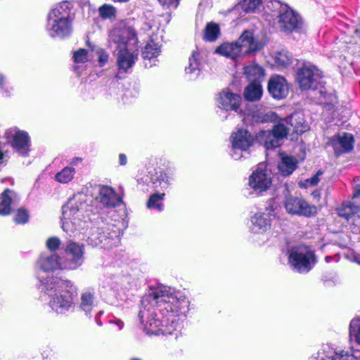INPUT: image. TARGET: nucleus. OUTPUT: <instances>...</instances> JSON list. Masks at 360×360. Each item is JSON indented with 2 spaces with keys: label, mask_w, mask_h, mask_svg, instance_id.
Segmentation results:
<instances>
[{
  "label": "nucleus",
  "mask_w": 360,
  "mask_h": 360,
  "mask_svg": "<svg viewBox=\"0 0 360 360\" xmlns=\"http://www.w3.org/2000/svg\"><path fill=\"white\" fill-rule=\"evenodd\" d=\"M330 259H331V258H330V257H326V262H328Z\"/></svg>",
  "instance_id": "obj_59"
},
{
  "label": "nucleus",
  "mask_w": 360,
  "mask_h": 360,
  "mask_svg": "<svg viewBox=\"0 0 360 360\" xmlns=\"http://www.w3.org/2000/svg\"><path fill=\"white\" fill-rule=\"evenodd\" d=\"M71 4L68 1L56 5L47 17L46 30L51 37L65 38L72 31Z\"/></svg>",
  "instance_id": "obj_5"
},
{
  "label": "nucleus",
  "mask_w": 360,
  "mask_h": 360,
  "mask_svg": "<svg viewBox=\"0 0 360 360\" xmlns=\"http://www.w3.org/2000/svg\"><path fill=\"white\" fill-rule=\"evenodd\" d=\"M262 0H238L235 6V10H242L244 13H254L260 5Z\"/></svg>",
  "instance_id": "obj_32"
},
{
  "label": "nucleus",
  "mask_w": 360,
  "mask_h": 360,
  "mask_svg": "<svg viewBox=\"0 0 360 360\" xmlns=\"http://www.w3.org/2000/svg\"><path fill=\"white\" fill-rule=\"evenodd\" d=\"M115 2H121V3H125L129 1V0H112Z\"/></svg>",
  "instance_id": "obj_56"
},
{
  "label": "nucleus",
  "mask_w": 360,
  "mask_h": 360,
  "mask_svg": "<svg viewBox=\"0 0 360 360\" xmlns=\"http://www.w3.org/2000/svg\"><path fill=\"white\" fill-rule=\"evenodd\" d=\"M75 174L74 167L67 166L56 174L55 180L60 184H68L73 180Z\"/></svg>",
  "instance_id": "obj_34"
},
{
  "label": "nucleus",
  "mask_w": 360,
  "mask_h": 360,
  "mask_svg": "<svg viewBox=\"0 0 360 360\" xmlns=\"http://www.w3.org/2000/svg\"><path fill=\"white\" fill-rule=\"evenodd\" d=\"M119 162L120 165H125L127 164V160L124 154H120Z\"/></svg>",
  "instance_id": "obj_51"
},
{
  "label": "nucleus",
  "mask_w": 360,
  "mask_h": 360,
  "mask_svg": "<svg viewBox=\"0 0 360 360\" xmlns=\"http://www.w3.org/2000/svg\"><path fill=\"white\" fill-rule=\"evenodd\" d=\"M290 86L287 80L282 76L273 75L268 82L269 93L275 99H282L285 98L289 92Z\"/></svg>",
  "instance_id": "obj_20"
},
{
  "label": "nucleus",
  "mask_w": 360,
  "mask_h": 360,
  "mask_svg": "<svg viewBox=\"0 0 360 360\" xmlns=\"http://www.w3.org/2000/svg\"><path fill=\"white\" fill-rule=\"evenodd\" d=\"M253 138L252 135L245 129H238L234 132L231 136V143L233 148V153L231 156L235 160L240 158V155L237 153V150H246L252 144Z\"/></svg>",
  "instance_id": "obj_17"
},
{
  "label": "nucleus",
  "mask_w": 360,
  "mask_h": 360,
  "mask_svg": "<svg viewBox=\"0 0 360 360\" xmlns=\"http://www.w3.org/2000/svg\"><path fill=\"white\" fill-rule=\"evenodd\" d=\"M4 137L11 143L13 150L22 156L30 152V138L28 133L17 127H11L6 130Z\"/></svg>",
  "instance_id": "obj_9"
},
{
  "label": "nucleus",
  "mask_w": 360,
  "mask_h": 360,
  "mask_svg": "<svg viewBox=\"0 0 360 360\" xmlns=\"http://www.w3.org/2000/svg\"><path fill=\"white\" fill-rule=\"evenodd\" d=\"M272 118L271 113L257 110L252 113V119L254 122H266Z\"/></svg>",
  "instance_id": "obj_39"
},
{
  "label": "nucleus",
  "mask_w": 360,
  "mask_h": 360,
  "mask_svg": "<svg viewBox=\"0 0 360 360\" xmlns=\"http://www.w3.org/2000/svg\"><path fill=\"white\" fill-rule=\"evenodd\" d=\"M354 32L355 34L360 38V25L356 27Z\"/></svg>",
  "instance_id": "obj_54"
},
{
  "label": "nucleus",
  "mask_w": 360,
  "mask_h": 360,
  "mask_svg": "<svg viewBox=\"0 0 360 360\" xmlns=\"http://www.w3.org/2000/svg\"><path fill=\"white\" fill-rule=\"evenodd\" d=\"M272 184L271 175L265 169V165L260 163L249 177V186L257 193H262L270 188Z\"/></svg>",
  "instance_id": "obj_12"
},
{
  "label": "nucleus",
  "mask_w": 360,
  "mask_h": 360,
  "mask_svg": "<svg viewBox=\"0 0 360 360\" xmlns=\"http://www.w3.org/2000/svg\"><path fill=\"white\" fill-rule=\"evenodd\" d=\"M297 167V160L295 158L289 155H282L278 168L283 176L290 175Z\"/></svg>",
  "instance_id": "obj_28"
},
{
  "label": "nucleus",
  "mask_w": 360,
  "mask_h": 360,
  "mask_svg": "<svg viewBox=\"0 0 360 360\" xmlns=\"http://www.w3.org/2000/svg\"><path fill=\"white\" fill-rule=\"evenodd\" d=\"M200 53L198 51H193L185 67V73L189 79L193 80L200 75Z\"/></svg>",
  "instance_id": "obj_25"
},
{
  "label": "nucleus",
  "mask_w": 360,
  "mask_h": 360,
  "mask_svg": "<svg viewBox=\"0 0 360 360\" xmlns=\"http://www.w3.org/2000/svg\"><path fill=\"white\" fill-rule=\"evenodd\" d=\"M273 58L275 65L279 68H286L292 63V56L286 50L276 51Z\"/></svg>",
  "instance_id": "obj_33"
},
{
  "label": "nucleus",
  "mask_w": 360,
  "mask_h": 360,
  "mask_svg": "<svg viewBox=\"0 0 360 360\" xmlns=\"http://www.w3.org/2000/svg\"><path fill=\"white\" fill-rule=\"evenodd\" d=\"M109 56L104 51H100L98 62L101 66L104 65L108 60Z\"/></svg>",
  "instance_id": "obj_47"
},
{
  "label": "nucleus",
  "mask_w": 360,
  "mask_h": 360,
  "mask_svg": "<svg viewBox=\"0 0 360 360\" xmlns=\"http://www.w3.org/2000/svg\"><path fill=\"white\" fill-rule=\"evenodd\" d=\"M165 195V194L164 193H154L150 195L147 202L148 208L162 211L163 208L162 202L164 200Z\"/></svg>",
  "instance_id": "obj_36"
},
{
  "label": "nucleus",
  "mask_w": 360,
  "mask_h": 360,
  "mask_svg": "<svg viewBox=\"0 0 360 360\" xmlns=\"http://www.w3.org/2000/svg\"><path fill=\"white\" fill-rule=\"evenodd\" d=\"M311 360H357V357L348 352H337L329 345H323Z\"/></svg>",
  "instance_id": "obj_21"
},
{
  "label": "nucleus",
  "mask_w": 360,
  "mask_h": 360,
  "mask_svg": "<svg viewBox=\"0 0 360 360\" xmlns=\"http://www.w3.org/2000/svg\"><path fill=\"white\" fill-rule=\"evenodd\" d=\"M74 61L76 63H84L87 61V51L84 49H79L74 53Z\"/></svg>",
  "instance_id": "obj_44"
},
{
  "label": "nucleus",
  "mask_w": 360,
  "mask_h": 360,
  "mask_svg": "<svg viewBox=\"0 0 360 360\" xmlns=\"http://www.w3.org/2000/svg\"><path fill=\"white\" fill-rule=\"evenodd\" d=\"M359 210V207L349 204L347 205L343 210H340L339 215L349 219L352 214L357 213Z\"/></svg>",
  "instance_id": "obj_43"
},
{
  "label": "nucleus",
  "mask_w": 360,
  "mask_h": 360,
  "mask_svg": "<svg viewBox=\"0 0 360 360\" xmlns=\"http://www.w3.org/2000/svg\"><path fill=\"white\" fill-rule=\"evenodd\" d=\"M350 335L360 345V319H354L350 323Z\"/></svg>",
  "instance_id": "obj_38"
},
{
  "label": "nucleus",
  "mask_w": 360,
  "mask_h": 360,
  "mask_svg": "<svg viewBox=\"0 0 360 360\" xmlns=\"http://www.w3.org/2000/svg\"><path fill=\"white\" fill-rule=\"evenodd\" d=\"M323 174L321 170H319L315 175L312 177L307 179L304 182L300 183V186L303 188H307L308 186H316L320 181V176Z\"/></svg>",
  "instance_id": "obj_42"
},
{
  "label": "nucleus",
  "mask_w": 360,
  "mask_h": 360,
  "mask_svg": "<svg viewBox=\"0 0 360 360\" xmlns=\"http://www.w3.org/2000/svg\"><path fill=\"white\" fill-rule=\"evenodd\" d=\"M321 77L322 72L316 67L305 65L298 70L297 79L302 89L317 91L320 94L319 98L320 102L323 103H326L328 101L332 102L335 97L326 93L321 81Z\"/></svg>",
  "instance_id": "obj_6"
},
{
  "label": "nucleus",
  "mask_w": 360,
  "mask_h": 360,
  "mask_svg": "<svg viewBox=\"0 0 360 360\" xmlns=\"http://www.w3.org/2000/svg\"><path fill=\"white\" fill-rule=\"evenodd\" d=\"M300 126H295V131L297 134H302L307 129V125H303L302 122H300Z\"/></svg>",
  "instance_id": "obj_50"
},
{
  "label": "nucleus",
  "mask_w": 360,
  "mask_h": 360,
  "mask_svg": "<svg viewBox=\"0 0 360 360\" xmlns=\"http://www.w3.org/2000/svg\"><path fill=\"white\" fill-rule=\"evenodd\" d=\"M102 313H103L102 311H100V312L97 314V316H96V321L97 324H98V325H99V326H101V325H102V323H101V322L100 321V320H99V316H100V314H101Z\"/></svg>",
  "instance_id": "obj_55"
},
{
  "label": "nucleus",
  "mask_w": 360,
  "mask_h": 360,
  "mask_svg": "<svg viewBox=\"0 0 360 360\" xmlns=\"http://www.w3.org/2000/svg\"><path fill=\"white\" fill-rule=\"evenodd\" d=\"M220 34V29L217 24L214 22L207 23L205 30L204 38L206 41H215Z\"/></svg>",
  "instance_id": "obj_37"
},
{
  "label": "nucleus",
  "mask_w": 360,
  "mask_h": 360,
  "mask_svg": "<svg viewBox=\"0 0 360 360\" xmlns=\"http://www.w3.org/2000/svg\"><path fill=\"white\" fill-rule=\"evenodd\" d=\"M354 198H360V184L356 185L355 187Z\"/></svg>",
  "instance_id": "obj_52"
},
{
  "label": "nucleus",
  "mask_w": 360,
  "mask_h": 360,
  "mask_svg": "<svg viewBox=\"0 0 360 360\" xmlns=\"http://www.w3.org/2000/svg\"><path fill=\"white\" fill-rule=\"evenodd\" d=\"M43 290L49 297V306L57 314H65L74 307L77 288L68 279L58 276L40 280Z\"/></svg>",
  "instance_id": "obj_3"
},
{
  "label": "nucleus",
  "mask_w": 360,
  "mask_h": 360,
  "mask_svg": "<svg viewBox=\"0 0 360 360\" xmlns=\"http://www.w3.org/2000/svg\"><path fill=\"white\" fill-rule=\"evenodd\" d=\"M110 37L120 49L117 54L118 67L120 70L127 71L134 65L138 58L136 33L132 28L127 27L122 30H113Z\"/></svg>",
  "instance_id": "obj_4"
},
{
  "label": "nucleus",
  "mask_w": 360,
  "mask_h": 360,
  "mask_svg": "<svg viewBox=\"0 0 360 360\" xmlns=\"http://www.w3.org/2000/svg\"><path fill=\"white\" fill-rule=\"evenodd\" d=\"M290 128L283 121L275 124L271 130L261 131L257 139L262 142L267 149L279 146L280 141L286 138Z\"/></svg>",
  "instance_id": "obj_10"
},
{
  "label": "nucleus",
  "mask_w": 360,
  "mask_h": 360,
  "mask_svg": "<svg viewBox=\"0 0 360 360\" xmlns=\"http://www.w3.org/2000/svg\"><path fill=\"white\" fill-rule=\"evenodd\" d=\"M316 263L314 252L308 246L298 245L288 252V264L300 274L309 272Z\"/></svg>",
  "instance_id": "obj_7"
},
{
  "label": "nucleus",
  "mask_w": 360,
  "mask_h": 360,
  "mask_svg": "<svg viewBox=\"0 0 360 360\" xmlns=\"http://www.w3.org/2000/svg\"><path fill=\"white\" fill-rule=\"evenodd\" d=\"M87 240L92 246L110 249L120 244V231L114 225L93 228Z\"/></svg>",
  "instance_id": "obj_8"
},
{
  "label": "nucleus",
  "mask_w": 360,
  "mask_h": 360,
  "mask_svg": "<svg viewBox=\"0 0 360 360\" xmlns=\"http://www.w3.org/2000/svg\"><path fill=\"white\" fill-rule=\"evenodd\" d=\"M263 94L261 82L250 83L244 91V97L249 101H259Z\"/></svg>",
  "instance_id": "obj_29"
},
{
  "label": "nucleus",
  "mask_w": 360,
  "mask_h": 360,
  "mask_svg": "<svg viewBox=\"0 0 360 360\" xmlns=\"http://www.w3.org/2000/svg\"><path fill=\"white\" fill-rule=\"evenodd\" d=\"M274 215L270 212H258L251 218L250 229L255 233H263L268 231L271 226V221Z\"/></svg>",
  "instance_id": "obj_22"
},
{
  "label": "nucleus",
  "mask_w": 360,
  "mask_h": 360,
  "mask_svg": "<svg viewBox=\"0 0 360 360\" xmlns=\"http://www.w3.org/2000/svg\"><path fill=\"white\" fill-rule=\"evenodd\" d=\"M160 53V46L158 43L151 41L148 43L142 52L144 59H153L156 58Z\"/></svg>",
  "instance_id": "obj_35"
},
{
  "label": "nucleus",
  "mask_w": 360,
  "mask_h": 360,
  "mask_svg": "<svg viewBox=\"0 0 360 360\" xmlns=\"http://www.w3.org/2000/svg\"><path fill=\"white\" fill-rule=\"evenodd\" d=\"M29 214L28 212L24 209L20 208L17 210L14 216V221L16 224H23L28 221Z\"/></svg>",
  "instance_id": "obj_41"
},
{
  "label": "nucleus",
  "mask_w": 360,
  "mask_h": 360,
  "mask_svg": "<svg viewBox=\"0 0 360 360\" xmlns=\"http://www.w3.org/2000/svg\"><path fill=\"white\" fill-rule=\"evenodd\" d=\"M180 0H159L160 3L162 6H167V7L176 8L179 5Z\"/></svg>",
  "instance_id": "obj_46"
},
{
  "label": "nucleus",
  "mask_w": 360,
  "mask_h": 360,
  "mask_svg": "<svg viewBox=\"0 0 360 360\" xmlns=\"http://www.w3.org/2000/svg\"><path fill=\"white\" fill-rule=\"evenodd\" d=\"M301 120L300 116L297 114H295L290 117L291 126H292L294 124L292 122L293 120Z\"/></svg>",
  "instance_id": "obj_53"
},
{
  "label": "nucleus",
  "mask_w": 360,
  "mask_h": 360,
  "mask_svg": "<svg viewBox=\"0 0 360 360\" xmlns=\"http://www.w3.org/2000/svg\"><path fill=\"white\" fill-rule=\"evenodd\" d=\"M19 201L16 193L8 188L0 195V214L8 215L11 213V206Z\"/></svg>",
  "instance_id": "obj_24"
},
{
  "label": "nucleus",
  "mask_w": 360,
  "mask_h": 360,
  "mask_svg": "<svg viewBox=\"0 0 360 360\" xmlns=\"http://www.w3.org/2000/svg\"><path fill=\"white\" fill-rule=\"evenodd\" d=\"M89 199L84 192H78L61 207V228L68 235H75L87 226L91 212Z\"/></svg>",
  "instance_id": "obj_2"
},
{
  "label": "nucleus",
  "mask_w": 360,
  "mask_h": 360,
  "mask_svg": "<svg viewBox=\"0 0 360 360\" xmlns=\"http://www.w3.org/2000/svg\"><path fill=\"white\" fill-rule=\"evenodd\" d=\"M247 79L250 82H262L264 80V70L255 63H250L244 67V72Z\"/></svg>",
  "instance_id": "obj_27"
},
{
  "label": "nucleus",
  "mask_w": 360,
  "mask_h": 360,
  "mask_svg": "<svg viewBox=\"0 0 360 360\" xmlns=\"http://www.w3.org/2000/svg\"><path fill=\"white\" fill-rule=\"evenodd\" d=\"M37 264L39 269L45 272L68 269L65 267L66 264L63 258L53 253L41 254Z\"/></svg>",
  "instance_id": "obj_18"
},
{
  "label": "nucleus",
  "mask_w": 360,
  "mask_h": 360,
  "mask_svg": "<svg viewBox=\"0 0 360 360\" xmlns=\"http://www.w3.org/2000/svg\"><path fill=\"white\" fill-rule=\"evenodd\" d=\"M330 144L336 153L348 152L353 148L354 137L349 133H340L330 139Z\"/></svg>",
  "instance_id": "obj_23"
},
{
  "label": "nucleus",
  "mask_w": 360,
  "mask_h": 360,
  "mask_svg": "<svg viewBox=\"0 0 360 360\" xmlns=\"http://www.w3.org/2000/svg\"><path fill=\"white\" fill-rule=\"evenodd\" d=\"M285 208L289 214L311 217L317 212L314 205L308 204L304 199L290 196L285 200Z\"/></svg>",
  "instance_id": "obj_13"
},
{
  "label": "nucleus",
  "mask_w": 360,
  "mask_h": 360,
  "mask_svg": "<svg viewBox=\"0 0 360 360\" xmlns=\"http://www.w3.org/2000/svg\"><path fill=\"white\" fill-rule=\"evenodd\" d=\"M96 200L102 207L114 208L122 202V197L110 186H99Z\"/></svg>",
  "instance_id": "obj_16"
},
{
  "label": "nucleus",
  "mask_w": 360,
  "mask_h": 360,
  "mask_svg": "<svg viewBox=\"0 0 360 360\" xmlns=\"http://www.w3.org/2000/svg\"><path fill=\"white\" fill-rule=\"evenodd\" d=\"M109 323L110 324L116 326L118 330H122L123 328V326H124V323L121 320H120V319L110 320L109 321Z\"/></svg>",
  "instance_id": "obj_49"
},
{
  "label": "nucleus",
  "mask_w": 360,
  "mask_h": 360,
  "mask_svg": "<svg viewBox=\"0 0 360 360\" xmlns=\"http://www.w3.org/2000/svg\"><path fill=\"white\" fill-rule=\"evenodd\" d=\"M82 162V158H79V157L73 158L72 159H71L70 160L68 167H72L75 168V166H77Z\"/></svg>",
  "instance_id": "obj_48"
},
{
  "label": "nucleus",
  "mask_w": 360,
  "mask_h": 360,
  "mask_svg": "<svg viewBox=\"0 0 360 360\" xmlns=\"http://www.w3.org/2000/svg\"><path fill=\"white\" fill-rule=\"evenodd\" d=\"M355 262L360 264V255L359 257H355Z\"/></svg>",
  "instance_id": "obj_58"
},
{
  "label": "nucleus",
  "mask_w": 360,
  "mask_h": 360,
  "mask_svg": "<svg viewBox=\"0 0 360 360\" xmlns=\"http://www.w3.org/2000/svg\"><path fill=\"white\" fill-rule=\"evenodd\" d=\"M100 15L103 18H110L115 16V8L110 4H103L98 9Z\"/></svg>",
  "instance_id": "obj_40"
},
{
  "label": "nucleus",
  "mask_w": 360,
  "mask_h": 360,
  "mask_svg": "<svg viewBox=\"0 0 360 360\" xmlns=\"http://www.w3.org/2000/svg\"><path fill=\"white\" fill-rule=\"evenodd\" d=\"M215 53L227 58L235 59L236 57L242 56L241 48L238 41L233 43H224L221 44L216 50Z\"/></svg>",
  "instance_id": "obj_26"
},
{
  "label": "nucleus",
  "mask_w": 360,
  "mask_h": 360,
  "mask_svg": "<svg viewBox=\"0 0 360 360\" xmlns=\"http://www.w3.org/2000/svg\"><path fill=\"white\" fill-rule=\"evenodd\" d=\"M172 178L165 172H156V176L151 177L153 188L160 191L167 190L172 182Z\"/></svg>",
  "instance_id": "obj_31"
},
{
  "label": "nucleus",
  "mask_w": 360,
  "mask_h": 360,
  "mask_svg": "<svg viewBox=\"0 0 360 360\" xmlns=\"http://www.w3.org/2000/svg\"><path fill=\"white\" fill-rule=\"evenodd\" d=\"M95 292L93 290H86L82 292L80 308L86 314H90L94 306Z\"/></svg>",
  "instance_id": "obj_30"
},
{
  "label": "nucleus",
  "mask_w": 360,
  "mask_h": 360,
  "mask_svg": "<svg viewBox=\"0 0 360 360\" xmlns=\"http://www.w3.org/2000/svg\"><path fill=\"white\" fill-rule=\"evenodd\" d=\"M237 41L241 48L242 55L257 52L264 46V44L249 30H245Z\"/></svg>",
  "instance_id": "obj_19"
},
{
  "label": "nucleus",
  "mask_w": 360,
  "mask_h": 360,
  "mask_svg": "<svg viewBox=\"0 0 360 360\" xmlns=\"http://www.w3.org/2000/svg\"><path fill=\"white\" fill-rule=\"evenodd\" d=\"M139 319L150 335H171L180 328L188 310V300L167 286H160L142 300Z\"/></svg>",
  "instance_id": "obj_1"
},
{
  "label": "nucleus",
  "mask_w": 360,
  "mask_h": 360,
  "mask_svg": "<svg viewBox=\"0 0 360 360\" xmlns=\"http://www.w3.org/2000/svg\"><path fill=\"white\" fill-rule=\"evenodd\" d=\"M65 258H63L69 270H75L79 267L84 260V246L72 240L68 242L65 248Z\"/></svg>",
  "instance_id": "obj_14"
},
{
  "label": "nucleus",
  "mask_w": 360,
  "mask_h": 360,
  "mask_svg": "<svg viewBox=\"0 0 360 360\" xmlns=\"http://www.w3.org/2000/svg\"><path fill=\"white\" fill-rule=\"evenodd\" d=\"M242 98L238 94L232 92L229 89L221 90L216 97V103L218 108L224 110L238 111Z\"/></svg>",
  "instance_id": "obj_15"
},
{
  "label": "nucleus",
  "mask_w": 360,
  "mask_h": 360,
  "mask_svg": "<svg viewBox=\"0 0 360 360\" xmlns=\"http://www.w3.org/2000/svg\"><path fill=\"white\" fill-rule=\"evenodd\" d=\"M60 244V240L57 237H51L46 242V248L50 251H56L59 248Z\"/></svg>",
  "instance_id": "obj_45"
},
{
  "label": "nucleus",
  "mask_w": 360,
  "mask_h": 360,
  "mask_svg": "<svg viewBox=\"0 0 360 360\" xmlns=\"http://www.w3.org/2000/svg\"><path fill=\"white\" fill-rule=\"evenodd\" d=\"M4 80V77L1 75H0V85L3 84Z\"/></svg>",
  "instance_id": "obj_57"
},
{
  "label": "nucleus",
  "mask_w": 360,
  "mask_h": 360,
  "mask_svg": "<svg viewBox=\"0 0 360 360\" xmlns=\"http://www.w3.org/2000/svg\"><path fill=\"white\" fill-rule=\"evenodd\" d=\"M277 18L278 27L285 32L295 31L301 23L300 15L286 4L280 5Z\"/></svg>",
  "instance_id": "obj_11"
}]
</instances>
